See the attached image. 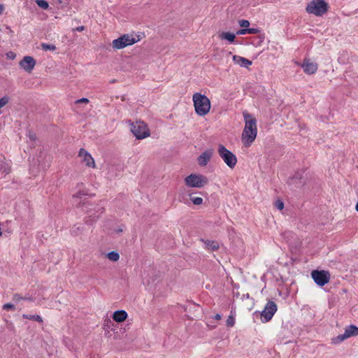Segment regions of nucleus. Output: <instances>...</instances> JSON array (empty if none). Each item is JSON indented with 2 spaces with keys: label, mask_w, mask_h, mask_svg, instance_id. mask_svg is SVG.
I'll use <instances>...</instances> for the list:
<instances>
[{
  "label": "nucleus",
  "mask_w": 358,
  "mask_h": 358,
  "mask_svg": "<svg viewBox=\"0 0 358 358\" xmlns=\"http://www.w3.org/2000/svg\"><path fill=\"white\" fill-rule=\"evenodd\" d=\"M131 131L137 139H144L150 135L147 124L142 121H136L131 123Z\"/></svg>",
  "instance_id": "39448f33"
},
{
  "label": "nucleus",
  "mask_w": 358,
  "mask_h": 358,
  "mask_svg": "<svg viewBox=\"0 0 358 358\" xmlns=\"http://www.w3.org/2000/svg\"><path fill=\"white\" fill-rule=\"evenodd\" d=\"M189 196L190 197V200L194 205L199 206L202 204L203 199L201 197L192 196V194L190 193H189Z\"/></svg>",
  "instance_id": "412c9836"
},
{
  "label": "nucleus",
  "mask_w": 358,
  "mask_h": 358,
  "mask_svg": "<svg viewBox=\"0 0 358 358\" xmlns=\"http://www.w3.org/2000/svg\"><path fill=\"white\" fill-rule=\"evenodd\" d=\"M37 5L41 8L46 10L49 7L48 3L45 0H36Z\"/></svg>",
  "instance_id": "4be33fe9"
},
{
  "label": "nucleus",
  "mask_w": 358,
  "mask_h": 358,
  "mask_svg": "<svg viewBox=\"0 0 358 358\" xmlns=\"http://www.w3.org/2000/svg\"><path fill=\"white\" fill-rule=\"evenodd\" d=\"M275 206L277 209L281 210L284 208V203L282 201L278 200L275 203Z\"/></svg>",
  "instance_id": "a878e982"
},
{
  "label": "nucleus",
  "mask_w": 358,
  "mask_h": 358,
  "mask_svg": "<svg viewBox=\"0 0 358 358\" xmlns=\"http://www.w3.org/2000/svg\"><path fill=\"white\" fill-rule=\"evenodd\" d=\"M235 324V317L231 314L228 317L227 320V325L228 327H234Z\"/></svg>",
  "instance_id": "b1692460"
},
{
  "label": "nucleus",
  "mask_w": 358,
  "mask_h": 358,
  "mask_svg": "<svg viewBox=\"0 0 358 358\" xmlns=\"http://www.w3.org/2000/svg\"><path fill=\"white\" fill-rule=\"evenodd\" d=\"M311 276L315 282L319 286H324L327 284L330 280V274L326 271L314 270L311 273Z\"/></svg>",
  "instance_id": "1a4fd4ad"
},
{
  "label": "nucleus",
  "mask_w": 358,
  "mask_h": 358,
  "mask_svg": "<svg viewBox=\"0 0 358 358\" xmlns=\"http://www.w3.org/2000/svg\"><path fill=\"white\" fill-rule=\"evenodd\" d=\"M108 259L112 262H117L120 259V255L117 252L111 251L106 255Z\"/></svg>",
  "instance_id": "6ab92c4d"
},
{
  "label": "nucleus",
  "mask_w": 358,
  "mask_h": 358,
  "mask_svg": "<svg viewBox=\"0 0 358 358\" xmlns=\"http://www.w3.org/2000/svg\"><path fill=\"white\" fill-rule=\"evenodd\" d=\"M357 335H358V327L355 325H350L345 328L343 334H340L338 336L332 339V342L334 344H337L341 343L346 338Z\"/></svg>",
  "instance_id": "9d476101"
},
{
  "label": "nucleus",
  "mask_w": 358,
  "mask_h": 358,
  "mask_svg": "<svg viewBox=\"0 0 358 358\" xmlns=\"http://www.w3.org/2000/svg\"><path fill=\"white\" fill-rule=\"evenodd\" d=\"M236 34L238 35H245L248 34V28L239 29Z\"/></svg>",
  "instance_id": "2f4dec72"
},
{
  "label": "nucleus",
  "mask_w": 358,
  "mask_h": 358,
  "mask_svg": "<svg viewBox=\"0 0 358 358\" xmlns=\"http://www.w3.org/2000/svg\"><path fill=\"white\" fill-rule=\"evenodd\" d=\"M3 10V5H0V14L2 13Z\"/></svg>",
  "instance_id": "c9c22d12"
},
{
  "label": "nucleus",
  "mask_w": 358,
  "mask_h": 358,
  "mask_svg": "<svg viewBox=\"0 0 358 358\" xmlns=\"http://www.w3.org/2000/svg\"><path fill=\"white\" fill-rule=\"evenodd\" d=\"M206 245V248L213 251L217 250L219 248V244L217 242L214 241H203Z\"/></svg>",
  "instance_id": "a211bd4d"
},
{
  "label": "nucleus",
  "mask_w": 358,
  "mask_h": 358,
  "mask_svg": "<svg viewBox=\"0 0 358 358\" xmlns=\"http://www.w3.org/2000/svg\"><path fill=\"white\" fill-rule=\"evenodd\" d=\"M128 317L127 313L124 310H116L113 314V319L117 322H122Z\"/></svg>",
  "instance_id": "dca6fc26"
},
{
  "label": "nucleus",
  "mask_w": 358,
  "mask_h": 358,
  "mask_svg": "<svg viewBox=\"0 0 358 358\" xmlns=\"http://www.w3.org/2000/svg\"><path fill=\"white\" fill-rule=\"evenodd\" d=\"M22 317L24 318L29 319L30 320L36 321V322H43L42 317L40 315H26V314H24L22 315Z\"/></svg>",
  "instance_id": "aec40b11"
},
{
  "label": "nucleus",
  "mask_w": 358,
  "mask_h": 358,
  "mask_svg": "<svg viewBox=\"0 0 358 358\" xmlns=\"http://www.w3.org/2000/svg\"><path fill=\"white\" fill-rule=\"evenodd\" d=\"M259 32V29L256 28H248V34H255Z\"/></svg>",
  "instance_id": "cd10ccee"
},
{
  "label": "nucleus",
  "mask_w": 358,
  "mask_h": 358,
  "mask_svg": "<svg viewBox=\"0 0 358 358\" xmlns=\"http://www.w3.org/2000/svg\"><path fill=\"white\" fill-rule=\"evenodd\" d=\"M41 47H42V49L45 51H47V50L54 51L56 50V46L52 44L42 43Z\"/></svg>",
  "instance_id": "5701e85b"
},
{
  "label": "nucleus",
  "mask_w": 358,
  "mask_h": 358,
  "mask_svg": "<svg viewBox=\"0 0 358 358\" xmlns=\"http://www.w3.org/2000/svg\"><path fill=\"white\" fill-rule=\"evenodd\" d=\"M328 3L324 0H313L308 3L306 10L315 16H322L328 10Z\"/></svg>",
  "instance_id": "20e7f679"
},
{
  "label": "nucleus",
  "mask_w": 358,
  "mask_h": 358,
  "mask_svg": "<svg viewBox=\"0 0 358 358\" xmlns=\"http://www.w3.org/2000/svg\"><path fill=\"white\" fill-rule=\"evenodd\" d=\"M221 318H222V315L220 314H216L215 315V319L217 320H221Z\"/></svg>",
  "instance_id": "72a5a7b5"
},
{
  "label": "nucleus",
  "mask_w": 358,
  "mask_h": 358,
  "mask_svg": "<svg viewBox=\"0 0 358 358\" xmlns=\"http://www.w3.org/2000/svg\"><path fill=\"white\" fill-rule=\"evenodd\" d=\"M141 37L136 34H126L120 36L112 42V47L115 50L123 49L140 41Z\"/></svg>",
  "instance_id": "7ed1b4c3"
},
{
  "label": "nucleus",
  "mask_w": 358,
  "mask_h": 358,
  "mask_svg": "<svg viewBox=\"0 0 358 358\" xmlns=\"http://www.w3.org/2000/svg\"><path fill=\"white\" fill-rule=\"evenodd\" d=\"M196 113L199 116L207 115L210 110V101L204 94L196 92L192 96Z\"/></svg>",
  "instance_id": "f03ea898"
},
{
  "label": "nucleus",
  "mask_w": 358,
  "mask_h": 358,
  "mask_svg": "<svg viewBox=\"0 0 358 358\" xmlns=\"http://www.w3.org/2000/svg\"><path fill=\"white\" fill-rule=\"evenodd\" d=\"M185 183L189 187L201 188L208 183V178L201 174L192 173L185 178Z\"/></svg>",
  "instance_id": "423d86ee"
},
{
  "label": "nucleus",
  "mask_w": 358,
  "mask_h": 358,
  "mask_svg": "<svg viewBox=\"0 0 358 358\" xmlns=\"http://www.w3.org/2000/svg\"><path fill=\"white\" fill-rule=\"evenodd\" d=\"M276 311L277 305L274 301H269L261 313L262 322H268L270 321Z\"/></svg>",
  "instance_id": "6e6552de"
},
{
  "label": "nucleus",
  "mask_w": 358,
  "mask_h": 358,
  "mask_svg": "<svg viewBox=\"0 0 358 358\" xmlns=\"http://www.w3.org/2000/svg\"><path fill=\"white\" fill-rule=\"evenodd\" d=\"M76 30L78 31H81L84 30V27L83 26L78 27L76 28Z\"/></svg>",
  "instance_id": "f704fd0d"
},
{
  "label": "nucleus",
  "mask_w": 358,
  "mask_h": 358,
  "mask_svg": "<svg viewBox=\"0 0 358 358\" xmlns=\"http://www.w3.org/2000/svg\"><path fill=\"white\" fill-rule=\"evenodd\" d=\"M221 40H227L230 43H233L235 40V34L230 32H222L219 35Z\"/></svg>",
  "instance_id": "f3484780"
},
{
  "label": "nucleus",
  "mask_w": 358,
  "mask_h": 358,
  "mask_svg": "<svg viewBox=\"0 0 358 358\" xmlns=\"http://www.w3.org/2000/svg\"><path fill=\"white\" fill-rule=\"evenodd\" d=\"M22 299H27V298H23V297H22L20 294H15V295L13 296V300H14L15 301H16V302H18V301H20V300H22ZM28 300H30V299H28Z\"/></svg>",
  "instance_id": "c85d7f7f"
},
{
  "label": "nucleus",
  "mask_w": 358,
  "mask_h": 358,
  "mask_svg": "<svg viewBox=\"0 0 358 358\" xmlns=\"http://www.w3.org/2000/svg\"><path fill=\"white\" fill-rule=\"evenodd\" d=\"M355 210L358 212V202L356 203Z\"/></svg>",
  "instance_id": "4c0bfd02"
},
{
  "label": "nucleus",
  "mask_w": 358,
  "mask_h": 358,
  "mask_svg": "<svg viewBox=\"0 0 358 358\" xmlns=\"http://www.w3.org/2000/svg\"><path fill=\"white\" fill-rule=\"evenodd\" d=\"M217 152L229 168L232 169L236 166L237 163V158L236 155L227 150L223 145H219Z\"/></svg>",
  "instance_id": "0eeeda50"
},
{
  "label": "nucleus",
  "mask_w": 358,
  "mask_h": 358,
  "mask_svg": "<svg viewBox=\"0 0 358 358\" xmlns=\"http://www.w3.org/2000/svg\"><path fill=\"white\" fill-rule=\"evenodd\" d=\"M78 156L88 167L95 168V162L92 155L84 148L79 150Z\"/></svg>",
  "instance_id": "f8f14e48"
},
{
  "label": "nucleus",
  "mask_w": 358,
  "mask_h": 358,
  "mask_svg": "<svg viewBox=\"0 0 358 358\" xmlns=\"http://www.w3.org/2000/svg\"><path fill=\"white\" fill-rule=\"evenodd\" d=\"M7 56H8V58H10L11 59H13L15 57V54L14 52H9L7 54Z\"/></svg>",
  "instance_id": "473e14b6"
},
{
  "label": "nucleus",
  "mask_w": 358,
  "mask_h": 358,
  "mask_svg": "<svg viewBox=\"0 0 358 358\" xmlns=\"http://www.w3.org/2000/svg\"><path fill=\"white\" fill-rule=\"evenodd\" d=\"M3 308L4 310H10V309H14L15 306H14L13 304L8 303L4 304L3 306Z\"/></svg>",
  "instance_id": "7c9ffc66"
},
{
  "label": "nucleus",
  "mask_w": 358,
  "mask_h": 358,
  "mask_svg": "<svg viewBox=\"0 0 358 358\" xmlns=\"http://www.w3.org/2000/svg\"><path fill=\"white\" fill-rule=\"evenodd\" d=\"M303 68V71L308 75H312L316 73L318 69L317 64L311 62L309 59H305L302 64H299Z\"/></svg>",
  "instance_id": "9b49d317"
},
{
  "label": "nucleus",
  "mask_w": 358,
  "mask_h": 358,
  "mask_svg": "<svg viewBox=\"0 0 358 358\" xmlns=\"http://www.w3.org/2000/svg\"><path fill=\"white\" fill-rule=\"evenodd\" d=\"M9 101V97L7 96L0 99V109L5 106Z\"/></svg>",
  "instance_id": "393cba45"
},
{
  "label": "nucleus",
  "mask_w": 358,
  "mask_h": 358,
  "mask_svg": "<svg viewBox=\"0 0 358 358\" xmlns=\"http://www.w3.org/2000/svg\"><path fill=\"white\" fill-rule=\"evenodd\" d=\"M6 29L8 31L9 33L13 34V31L9 27H6Z\"/></svg>",
  "instance_id": "e433bc0d"
},
{
  "label": "nucleus",
  "mask_w": 358,
  "mask_h": 358,
  "mask_svg": "<svg viewBox=\"0 0 358 358\" xmlns=\"http://www.w3.org/2000/svg\"><path fill=\"white\" fill-rule=\"evenodd\" d=\"M89 99L87 98H82L76 101V103H88Z\"/></svg>",
  "instance_id": "c756f323"
},
{
  "label": "nucleus",
  "mask_w": 358,
  "mask_h": 358,
  "mask_svg": "<svg viewBox=\"0 0 358 358\" xmlns=\"http://www.w3.org/2000/svg\"><path fill=\"white\" fill-rule=\"evenodd\" d=\"M245 127L241 135V140L245 147H250L255 141L257 135V120L252 115L243 113Z\"/></svg>",
  "instance_id": "f257e3e1"
},
{
  "label": "nucleus",
  "mask_w": 358,
  "mask_h": 358,
  "mask_svg": "<svg viewBox=\"0 0 358 358\" xmlns=\"http://www.w3.org/2000/svg\"><path fill=\"white\" fill-rule=\"evenodd\" d=\"M36 65L35 59L30 56H25L20 62V66L25 71L30 73Z\"/></svg>",
  "instance_id": "ddd939ff"
},
{
  "label": "nucleus",
  "mask_w": 358,
  "mask_h": 358,
  "mask_svg": "<svg viewBox=\"0 0 358 358\" xmlns=\"http://www.w3.org/2000/svg\"><path fill=\"white\" fill-rule=\"evenodd\" d=\"M239 25L241 27H245V29L247 27H249L250 25V22L248 20H241L239 21Z\"/></svg>",
  "instance_id": "bb28decb"
},
{
  "label": "nucleus",
  "mask_w": 358,
  "mask_h": 358,
  "mask_svg": "<svg viewBox=\"0 0 358 358\" xmlns=\"http://www.w3.org/2000/svg\"><path fill=\"white\" fill-rule=\"evenodd\" d=\"M233 61L234 62L235 64H238L240 66L245 68H248L252 64L251 61L238 55H234Z\"/></svg>",
  "instance_id": "2eb2a0df"
},
{
  "label": "nucleus",
  "mask_w": 358,
  "mask_h": 358,
  "mask_svg": "<svg viewBox=\"0 0 358 358\" xmlns=\"http://www.w3.org/2000/svg\"><path fill=\"white\" fill-rule=\"evenodd\" d=\"M213 150H207L204 151L201 155H200L198 157V163L201 166H205L208 162L210 161L213 156Z\"/></svg>",
  "instance_id": "4468645a"
}]
</instances>
